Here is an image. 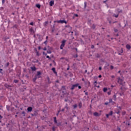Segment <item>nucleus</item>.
Wrapping results in <instances>:
<instances>
[{"mask_svg": "<svg viewBox=\"0 0 131 131\" xmlns=\"http://www.w3.org/2000/svg\"><path fill=\"white\" fill-rule=\"evenodd\" d=\"M65 42H66V40H63L61 42V45L60 46L61 50H63V48H64L65 46Z\"/></svg>", "mask_w": 131, "mask_h": 131, "instance_id": "f257e3e1", "label": "nucleus"}, {"mask_svg": "<svg viewBox=\"0 0 131 131\" xmlns=\"http://www.w3.org/2000/svg\"><path fill=\"white\" fill-rule=\"evenodd\" d=\"M49 5L51 7H53V6H54V1H51L49 3Z\"/></svg>", "mask_w": 131, "mask_h": 131, "instance_id": "f03ea898", "label": "nucleus"}, {"mask_svg": "<svg viewBox=\"0 0 131 131\" xmlns=\"http://www.w3.org/2000/svg\"><path fill=\"white\" fill-rule=\"evenodd\" d=\"M118 82L120 84H123V81L121 79H118Z\"/></svg>", "mask_w": 131, "mask_h": 131, "instance_id": "7ed1b4c3", "label": "nucleus"}, {"mask_svg": "<svg viewBox=\"0 0 131 131\" xmlns=\"http://www.w3.org/2000/svg\"><path fill=\"white\" fill-rule=\"evenodd\" d=\"M39 75H40V72H38L37 76L35 77V79H36V78H37V77H38V78H39V77H40Z\"/></svg>", "mask_w": 131, "mask_h": 131, "instance_id": "20e7f679", "label": "nucleus"}, {"mask_svg": "<svg viewBox=\"0 0 131 131\" xmlns=\"http://www.w3.org/2000/svg\"><path fill=\"white\" fill-rule=\"evenodd\" d=\"M28 112H31L32 111V108L31 107H29L27 108Z\"/></svg>", "mask_w": 131, "mask_h": 131, "instance_id": "39448f33", "label": "nucleus"}, {"mask_svg": "<svg viewBox=\"0 0 131 131\" xmlns=\"http://www.w3.org/2000/svg\"><path fill=\"white\" fill-rule=\"evenodd\" d=\"M94 116H101V114H99L98 113L95 112L94 114Z\"/></svg>", "mask_w": 131, "mask_h": 131, "instance_id": "423d86ee", "label": "nucleus"}, {"mask_svg": "<svg viewBox=\"0 0 131 131\" xmlns=\"http://www.w3.org/2000/svg\"><path fill=\"white\" fill-rule=\"evenodd\" d=\"M58 23H65L66 24V21L64 20H59Z\"/></svg>", "mask_w": 131, "mask_h": 131, "instance_id": "0eeeda50", "label": "nucleus"}, {"mask_svg": "<svg viewBox=\"0 0 131 131\" xmlns=\"http://www.w3.org/2000/svg\"><path fill=\"white\" fill-rule=\"evenodd\" d=\"M77 86H78V84H75V85H73V86H72V90H74V88H76V87H77Z\"/></svg>", "mask_w": 131, "mask_h": 131, "instance_id": "6e6552de", "label": "nucleus"}, {"mask_svg": "<svg viewBox=\"0 0 131 131\" xmlns=\"http://www.w3.org/2000/svg\"><path fill=\"white\" fill-rule=\"evenodd\" d=\"M126 48L127 50H130V46L129 45H127L126 46Z\"/></svg>", "mask_w": 131, "mask_h": 131, "instance_id": "1a4fd4ad", "label": "nucleus"}, {"mask_svg": "<svg viewBox=\"0 0 131 131\" xmlns=\"http://www.w3.org/2000/svg\"><path fill=\"white\" fill-rule=\"evenodd\" d=\"M107 91H108V89H107L106 88H103V91L104 92V93H106V92H107Z\"/></svg>", "mask_w": 131, "mask_h": 131, "instance_id": "9d476101", "label": "nucleus"}, {"mask_svg": "<svg viewBox=\"0 0 131 131\" xmlns=\"http://www.w3.org/2000/svg\"><path fill=\"white\" fill-rule=\"evenodd\" d=\"M36 8H38V9H40V5L39 4H36Z\"/></svg>", "mask_w": 131, "mask_h": 131, "instance_id": "9b49d317", "label": "nucleus"}, {"mask_svg": "<svg viewBox=\"0 0 131 131\" xmlns=\"http://www.w3.org/2000/svg\"><path fill=\"white\" fill-rule=\"evenodd\" d=\"M114 17H116V18H117V17H118V14H114V15H113Z\"/></svg>", "mask_w": 131, "mask_h": 131, "instance_id": "f8f14e48", "label": "nucleus"}, {"mask_svg": "<svg viewBox=\"0 0 131 131\" xmlns=\"http://www.w3.org/2000/svg\"><path fill=\"white\" fill-rule=\"evenodd\" d=\"M112 114H113V112L111 111L108 115H112Z\"/></svg>", "mask_w": 131, "mask_h": 131, "instance_id": "ddd939ff", "label": "nucleus"}, {"mask_svg": "<svg viewBox=\"0 0 131 131\" xmlns=\"http://www.w3.org/2000/svg\"><path fill=\"white\" fill-rule=\"evenodd\" d=\"M54 122H55V123H57V120H56V118H54Z\"/></svg>", "mask_w": 131, "mask_h": 131, "instance_id": "4468645a", "label": "nucleus"}, {"mask_svg": "<svg viewBox=\"0 0 131 131\" xmlns=\"http://www.w3.org/2000/svg\"><path fill=\"white\" fill-rule=\"evenodd\" d=\"M32 70H35V67H33V68H32Z\"/></svg>", "mask_w": 131, "mask_h": 131, "instance_id": "2eb2a0df", "label": "nucleus"}, {"mask_svg": "<svg viewBox=\"0 0 131 131\" xmlns=\"http://www.w3.org/2000/svg\"><path fill=\"white\" fill-rule=\"evenodd\" d=\"M107 94H108V95H111V92H107Z\"/></svg>", "mask_w": 131, "mask_h": 131, "instance_id": "dca6fc26", "label": "nucleus"}, {"mask_svg": "<svg viewBox=\"0 0 131 131\" xmlns=\"http://www.w3.org/2000/svg\"><path fill=\"white\" fill-rule=\"evenodd\" d=\"M109 115H110L109 114H106V117H107V118H108V117H109Z\"/></svg>", "mask_w": 131, "mask_h": 131, "instance_id": "f3484780", "label": "nucleus"}, {"mask_svg": "<svg viewBox=\"0 0 131 131\" xmlns=\"http://www.w3.org/2000/svg\"><path fill=\"white\" fill-rule=\"evenodd\" d=\"M108 104H109V103L108 102H105V105H108Z\"/></svg>", "mask_w": 131, "mask_h": 131, "instance_id": "a211bd4d", "label": "nucleus"}, {"mask_svg": "<svg viewBox=\"0 0 131 131\" xmlns=\"http://www.w3.org/2000/svg\"><path fill=\"white\" fill-rule=\"evenodd\" d=\"M74 108H76L77 107V105H74Z\"/></svg>", "mask_w": 131, "mask_h": 131, "instance_id": "6ab92c4d", "label": "nucleus"}, {"mask_svg": "<svg viewBox=\"0 0 131 131\" xmlns=\"http://www.w3.org/2000/svg\"><path fill=\"white\" fill-rule=\"evenodd\" d=\"M30 24V25H33V23L32 22V23H31Z\"/></svg>", "mask_w": 131, "mask_h": 131, "instance_id": "aec40b11", "label": "nucleus"}, {"mask_svg": "<svg viewBox=\"0 0 131 131\" xmlns=\"http://www.w3.org/2000/svg\"><path fill=\"white\" fill-rule=\"evenodd\" d=\"M48 53H49V54H51L52 52L51 51H49V52H48Z\"/></svg>", "mask_w": 131, "mask_h": 131, "instance_id": "412c9836", "label": "nucleus"}, {"mask_svg": "<svg viewBox=\"0 0 131 131\" xmlns=\"http://www.w3.org/2000/svg\"><path fill=\"white\" fill-rule=\"evenodd\" d=\"M111 69H113V66H111Z\"/></svg>", "mask_w": 131, "mask_h": 131, "instance_id": "4be33fe9", "label": "nucleus"}, {"mask_svg": "<svg viewBox=\"0 0 131 131\" xmlns=\"http://www.w3.org/2000/svg\"><path fill=\"white\" fill-rule=\"evenodd\" d=\"M78 89H81V86H78Z\"/></svg>", "mask_w": 131, "mask_h": 131, "instance_id": "5701e85b", "label": "nucleus"}, {"mask_svg": "<svg viewBox=\"0 0 131 131\" xmlns=\"http://www.w3.org/2000/svg\"><path fill=\"white\" fill-rule=\"evenodd\" d=\"M99 69L100 70H102V68H101V67H99Z\"/></svg>", "mask_w": 131, "mask_h": 131, "instance_id": "b1692460", "label": "nucleus"}, {"mask_svg": "<svg viewBox=\"0 0 131 131\" xmlns=\"http://www.w3.org/2000/svg\"><path fill=\"white\" fill-rule=\"evenodd\" d=\"M14 82H18V81H17V80H14Z\"/></svg>", "mask_w": 131, "mask_h": 131, "instance_id": "393cba45", "label": "nucleus"}, {"mask_svg": "<svg viewBox=\"0 0 131 131\" xmlns=\"http://www.w3.org/2000/svg\"><path fill=\"white\" fill-rule=\"evenodd\" d=\"M22 114H25V112H22Z\"/></svg>", "mask_w": 131, "mask_h": 131, "instance_id": "a878e982", "label": "nucleus"}, {"mask_svg": "<svg viewBox=\"0 0 131 131\" xmlns=\"http://www.w3.org/2000/svg\"><path fill=\"white\" fill-rule=\"evenodd\" d=\"M91 48H92V49H94V46H92L91 47Z\"/></svg>", "mask_w": 131, "mask_h": 131, "instance_id": "bb28decb", "label": "nucleus"}, {"mask_svg": "<svg viewBox=\"0 0 131 131\" xmlns=\"http://www.w3.org/2000/svg\"><path fill=\"white\" fill-rule=\"evenodd\" d=\"M52 70L54 71V72H55V68H53Z\"/></svg>", "mask_w": 131, "mask_h": 131, "instance_id": "cd10ccee", "label": "nucleus"}, {"mask_svg": "<svg viewBox=\"0 0 131 131\" xmlns=\"http://www.w3.org/2000/svg\"><path fill=\"white\" fill-rule=\"evenodd\" d=\"M99 78H101V77H102V76H101V75H100L99 76Z\"/></svg>", "mask_w": 131, "mask_h": 131, "instance_id": "c85d7f7f", "label": "nucleus"}, {"mask_svg": "<svg viewBox=\"0 0 131 131\" xmlns=\"http://www.w3.org/2000/svg\"><path fill=\"white\" fill-rule=\"evenodd\" d=\"M115 32H117V30H115Z\"/></svg>", "mask_w": 131, "mask_h": 131, "instance_id": "c756f323", "label": "nucleus"}, {"mask_svg": "<svg viewBox=\"0 0 131 131\" xmlns=\"http://www.w3.org/2000/svg\"><path fill=\"white\" fill-rule=\"evenodd\" d=\"M76 17H77L78 15L77 14H75Z\"/></svg>", "mask_w": 131, "mask_h": 131, "instance_id": "7c9ffc66", "label": "nucleus"}, {"mask_svg": "<svg viewBox=\"0 0 131 131\" xmlns=\"http://www.w3.org/2000/svg\"><path fill=\"white\" fill-rule=\"evenodd\" d=\"M47 58H50V56H47Z\"/></svg>", "mask_w": 131, "mask_h": 131, "instance_id": "2f4dec72", "label": "nucleus"}, {"mask_svg": "<svg viewBox=\"0 0 131 131\" xmlns=\"http://www.w3.org/2000/svg\"><path fill=\"white\" fill-rule=\"evenodd\" d=\"M47 50V48H45L44 50L46 51Z\"/></svg>", "mask_w": 131, "mask_h": 131, "instance_id": "473e14b6", "label": "nucleus"}, {"mask_svg": "<svg viewBox=\"0 0 131 131\" xmlns=\"http://www.w3.org/2000/svg\"><path fill=\"white\" fill-rule=\"evenodd\" d=\"M84 6H86V4L84 3Z\"/></svg>", "mask_w": 131, "mask_h": 131, "instance_id": "72a5a7b5", "label": "nucleus"}, {"mask_svg": "<svg viewBox=\"0 0 131 131\" xmlns=\"http://www.w3.org/2000/svg\"><path fill=\"white\" fill-rule=\"evenodd\" d=\"M3 3H5V1H3Z\"/></svg>", "mask_w": 131, "mask_h": 131, "instance_id": "f704fd0d", "label": "nucleus"}, {"mask_svg": "<svg viewBox=\"0 0 131 131\" xmlns=\"http://www.w3.org/2000/svg\"><path fill=\"white\" fill-rule=\"evenodd\" d=\"M39 50H40V48H39Z\"/></svg>", "mask_w": 131, "mask_h": 131, "instance_id": "c9c22d12", "label": "nucleus"}, {"mask_svg": "<svg viewBox=\"0 0 131 131\" xmlns=\"http://www.w3.org/2000/svg\"><path fill=\"white\" fill-rule=\"evenodd\" d=\"M46 38H48V36L46 37Z\"/></svg>", "mask_w": 131, "mask_h": 131, "instance_id": "e433bc0d", "label": "nucleus"}, {"mask_svg": "<svg viewBox=\"0 0 131 131\" xmlns=\"http://www.w3.org/2000/svg\"><path fill=\"white\" fill-rule=\"evenodd\" d=\"M112 77H114V76H113Z\"/></svg>", "mask_w": 131, "mask_h": 131, "instance_id": "4c0bfd02", "label": "nucleus"}, {"mask_svg": "<svg viewBox=\"0 0 131 131\" xmlns=\"http://www.w3.org/2000/svg\"><path fill=\"white\" fill-rule=\"evenodd\" d=\"M130 119H131V117H130Z\"/></svg>", "mask_w": 131, "mask_h": 131, "instance_id": "58836bf2", "label": "nucleus"}]
</instances>
